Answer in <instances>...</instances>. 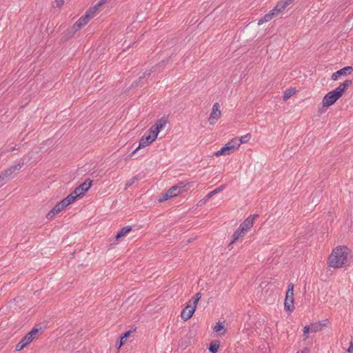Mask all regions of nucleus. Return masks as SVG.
Wrapping results in <instances>:
<instances>
[{
	"label": "nucleus",
	"instance_id": "1",
	"mask_svg": "<svg viewBox=\"0 0 353 353\" xmlns=\"http://www.w3.org/2000/svg\"><path fill=\"white\" fill-rule=\"evenodd\" d=\"M350 250L345 246L337 247L333 250L328 259L330 267L339 268L347 265V256Z\"/></svg>",
	"mask_w": 353,
	"mask_h": 353
},
{
	"label": "nucleus",
	"instance_id": "2",
	"mask_svg": "<svg viewBox=\"0 0 353 353\" xmlns=\"http://www.w3.org/2000/svg\"><path fill=\"white\" fill-rule=\"evenodd\" d=\"M95 13L90 8L67 31L68 37L73 36L82 27L85 26L88 21L94 17Z\"/></svg>",
	"mask_w": 353,
	"mask_h": 353
},
{
	"label": "nucleus",
	"instance_id": "3",
	"mask_svg": "<svg viewBox=\"0 0 353 353\" xmlns=\"http://www.w3.org/2000/svg\"><path fill=\"white\" fill-rule=\"evenodd\" d=\"M183 188L184 185L181 184L172 186L166 192L163 193L159 196L158 201L159 203H162L171 198L177 196L183 192Z\"/></svg>",
	"mask_w": 353,
	"mask_h": 353
},
{
	"label": "nucleus",
	"instance_id": "4",
	"mask_svg": "<svg viewBox=\"0 0 353 353\" xmlns=\"http://www.w3.org/2000/svg\"><path fill=\"white\" fill-rule=\"evenodd\" d=\"M240 143H239L236 139H233L229 143H226L223 148L214 153L216 157L222 155H230L234 152L239 148Z\"/></svg>",
	"mask_w": 353,
	"mask_h": 353
},
{
	"label": "nucleus",
	"instance_id": "5",
	"mask_svg": "<svg viewBox=\"0 0 353 353\" xmlns=\"http://www.w3.org/2000/svg\"><path fill=\"white\" fill-rule=\"evenodd\" d=\"M72 196H66L65 199L58 203L46 215V218L48 219H52L57 214L59 213L68 205L72 203Z\"/></svg>",
	"mask_w": 353,
	"mask_h": 353
},
{
	"label": "nucleus",
	"instance_id": "6",
	"mask_svg": "<svg viewBox=\"0 0 353 353\" xmlns=\"http://www.w3.org/2000/svg\"><path fill=\"white\" fill-rule=\"evenodd\" d=\"M92 181L90 179L85 180L83 183L77 187L74 190L71 192L68 196H72V201L74 202L77 199L82 196L91 187Z\"/></svg>",
	"mask_w": 353,
	"mask_h": 353
},
{
	"label": "nucleus",
	"instance_id": "7",
	"mask_svg": "<svg viewBox=\"0 0 353 353\" xmlns=\"http://www.w3.org/2000/svg\"><path fill=\"white\" fill-rule=\"evenodd\" d=\"M39 330L33 328L16 345L15 350L21 351L26 345L30 344L34 339V336L38 334Z\"/></svg>",
	"mask_w": 353,
	"mask_h": 353
},
{
	"label": "nucleus",
	"instance_id": "8",
	"mask_svg": "<svg viewBox=\"0 0 353 353\" xmlns=\"http://www.w3.org/2000/svg\"><path fill=\"white\" fill-rule=\"evenodd\" d=\"M194 305H187L181 312V316L184 321L190 319L196 309V305L199 302V292L196 293L194 296Z\"/></svg>",
	"mask_w": 353,
	"mask_h": 353
},
{
	"label": "nucleus",
	"instance_id": "9",
	"mask_svg": "<svg viewBox=\"0 0 353 353\" xmlns=\"http://www.w3.org/2000/svg\"><path fill=\"white\" fill-rule=\"evenodd\" d=\"M341 97L335 90L327 93L323 99L322 103L324 107L333 105Z\"/></svg>",
	"mask_w": 353,
	"mask_h": 353
},
{
	"label": "nucleus",
	"instance_id": "10",
	"mask_svg": "<svg viewBox=\"0 0 353 353\" xmlns=\"http://www.w3.org/2000/svg\"><path fill=\"white\" fill-rule=\"evenodd\" d=\"M154 141L155 139L152 138L150 134H145L140 139L139 146L132 152L131 154H130V157H132L140 148H143L150 145Z\"/></svg>",
	"mask_w": 353,
	"mask_h": 353
},
{
	"label": "nucleus",
	"instance_id": "11",
	"mask_svg": "<svg viewBox=\"0 0 353 353\" xmlns=\"http://www.w3.org/2000/svg\"><path fill=\"white\" fill-rule=\"evenodd\" d=\"M23 165V163H19L4 170L3 171L1 172V173L8 181V179H10L14 176L16 171H19L21 169Z\"/></svg>",
	"mask_w": 353,
	"mask_h": 353
},
{
	"label": "nucleus",
	"instance_id": "12",
	"mask_svg": "<svg viewBox=\"0 0 353 353\" xmlns=\"http://www.w3.org/2000/svg\"><path fill=\"white\" fill-rule=\"evenodd\" d=\"M220 105L218 103L213 105L212 112L208 118L210 124L214 125L221 117V110H219Z\"/></svg>",
	"mask_w": 353,
	"mask_h": 353
},
{
	"label": "nucleus",
	"instance_id": "13",
	"mask_svg": "<svg viewBox=\"0 0 353 353\" xmlns=\"http://www.w3.org/2000/svg\"><path fill=\"white\" fill-rule=\"evenodd\" d=\"M352 71L353 67L346 66L334 72L331 78L333 81H337L341 76L350 74Z\"/></svg>",
	"mask_w": 353,
	"mask_h": 353
},
{
	"label": "nucleus",
	"instance_id": "14",
	"mask_svg": "<svg viewBox=\"0 0 353 353\" xmlns=\"http://www.w3.org/2000/svg\"><path fill=\"white\" fill-rule=\"evenodd\" d=\"M258 216V214L249 216L246 219L243 221L242 223H241L239 228L246 232L250 228L252 227L254 221Z\"/></svg>",
	"mask_w": 353,
	"mask_h": 353
},
{
	"label": "nucleus",
	"instance_id": "15",
	"mask_svg": "<svg viewBox=\"0 0 353 353\" xmlns=\"http://www.w3.org/2000/svg\"><path fill=\"white\" fill-rule=\"evenodd\" d=\"M352 83V81L350 79L345 80L343 83H341L339 87L335 88L334 90L339 94L340 97H342L345 91L350 87Z\"/></svg>",
	"mask_w": 353,
	"mask_h": 353
},
{
	"label": "nucleus",
	"instance_id": "16",
	"mask_svg": "<svg viewBox=\"0 0 353 353\" xmlns=\"http://www.w3.org/2000/svg\"><path fill=\"white\" fill-rule=\"evenodd\" d=\"M284 308L288 312H292L294 309V296L285 295Z\"/></svg>",
	"mask_w": 353,
	"mask_h": 353
},
{
	"label": "nucleus",
	"instance_id": "17",
	"mask_svg": "<svg viewBox=\"0 0 353 353\" xmlns=\"http://www.w3.org/2000/svg\"><path fill=\"white\" fill-rule=\"evenodd\" d=\"M245 232L239 227L233 233L232 236V240L228 245V247L230 248L234 243L237 241L241 237H243L245 235Z\"/></svg>",
	"mask_w": 353,
	"mask_h": 353
},
{
	"label": "nucleus",
	"instance_id": "18",
	"mask_svg": "<svg viewBox=\"0 0 353 353\" xmlns=\"http://www.w3.org/2000/svg\"><path fill=\"white\" fill-rule=\"evenodd\" d=\"M326 321H323V323L319 322L315 323H311L309 326L310 327L311 332H317L322 330L323 327L326 325Z\"/></svg>",
	"mask_w": 353,
	"mask_h": 353
},
{
	"label": "nucleus",
	"instance_id": "19",
	"mask_svg": "<svg viewBox=\"0 0 353 353\" xmlns=\"http://www.w3.org/2000/svg\"><path fill=\"white\" fill-rule=\"evenodd\" d=\"M168 123V120L165 117H161L158 119L156 123L153 125L155 127V129H157L159 132L165 128Z\"/></svg>",
	"mask_w": 353,
	"mask_h": 353
},
{
	"label": "nucleus",
	"instance_id": "20",
	"mask_svg": "<svg viewBox=\"0 0 353 353\" xmlns=\"http://www.w3.org/2000/svg\"><path fill=\"white\" fill-rule=\"evenodd\" d=\"M219 346H220L219 341L214 340V341H211L210 346L208 347L209 352L210 353H216Z\"/></svg>",
	"mask_w": 353,
	"mask_h": 353
},
{
	"label": "nucleus",
	"instance_id": "21",
	"mask_svg": "<svg viewBox=\"0 0 353 353\" xmlns=\"http://www.w3.org/2000/svg\"><path fill=\"white\" fill-rule=\"evenodd\" d=\"M274 16V12L270 10L268 14H265L263 18L259 20L258 24L261 25L265 22H268L270 21Z\"/></svg>",
	"mask_w": 353,
	"mask_h": 353
},
{
	"label": "nucleus",
	"instance_id": "22",
	"mask_svg": "<svg viewBox=\"0 0 353 353\" xmlns=\"http://www.w3.org/2000/svg\"><path fill=\"white\" fill-rule=\"evenodd\" d=\"M132 230L131 226H125L116 235V239H119L124 236H125L128 233H129Z\"/></svg>",
	"mask_w": 353,
	"mask_h": 353
},
{
	"label": "nucleus",
	"instance_id": "23",
	"mask_svg": "<svg viewBox=\"0 0 353 353\" xmlns=\"http://www.w3.org/2000/svg\"><path fill=\"white\" fill-rule=\"evenodd\" d=\"M214 330L221 336L224 335L226 332V330L225 329V326L223 323H218L214 327Z\"/></svg>",
	"mask_w": 353,
	"mask_h": 353
},
{
	"label": "nucleus",
	"instance_id": "24",
	"mask_svg": "<svg viewBox=\"0 0 353 353\" xmlns=\"http://www.w3.org/2000/svg\"><path fill=\"white\" fill-rule=\"evenodd\" d=\"M285 9V4L283 3L281 1H279L277 3L276 6L271 11L274 12V15H276V14H278L279 13L281 12Z\"/></svg>",
	"mask_w": 353,
	"mask_h": 353
},
{
	"label": "nucleus",
	"instance_id": "25",
	"mask_svg": "<svg viewBox=\"0 0 353 353\" xmlns=\"http://www.w3.org/2000/svg\"><path fill=\"white\" fill-rule=\"evenodd\" d=\"M130 331L126 332L123 336H121L119 343H117L116 344L118 350H119L121 347V346L125 343L127 338L130 336Z\"/></svg>",
	"mask_w": 353,
	"mask_h": 353
},
{
	"label": "nucleus",
	"instance_id": "26",
	"mask_svg": "<svg viewBox=\"0 0 353 353\" xmlns=\"http://www.w3.org/2000/svg\"><path fill=\"white\" fill-rule=\"evenodd\" d=\"M159 133V131L157 129H155L154 125H152L148 131V134H150L152 138H154L155 140L157 138Z\"/></svg>",
	"mask_w": 353,
	"mask_h": 353
},
{
	"label": "nucleus",
	"instance_id": "27",
	"mask_svg": "<svg viewBox=\"0 0 353 353\" xmlns=\"http://www.w3.org/2000/svg\"><path fill=\"white\" fill-rule=\"evenodd\" d=\"M107 1L108 0H100L94 6L90 8V9L92 10L94 13H96L99 8L105 3H106Z\"/></svg>",
	"mask_w": 353,
	"mask_h": 353
},
{
	"label": "nucleus",
	"instance_id": "28",
	"mask_svg": "<svg viewBox=\"0 0 353 353\" xmlns=\"http://www.w3.org/2000/svg\"><path fill=\"white\" fill-rule=\"evenodd\" d=\"M107 1L108 0H100L94 6L90 8V9L92 10L94 13H96L99 8L105 3H106Z\"/></svg>",
	"mask_w": 353,
	"mask_h": 353
},
{
	"label": "nucleus",
	"instance_id": "29",
	"mask_svg": "<svg viewBox=\"0 0 353 353\" xmlns=\"http://www.w3.org/2000/svg\"><path fill=\"white\" fill-rule=\"evenodd\" d=\"M294 94V91L293 90L288 89L285 91L283 95V99L287 100L290 98Z\"/></svg>",
	"mask_w": 353,
	"mask_h": 353
},
{
	"label": "nucleus",
	"instance_id": "30",
	"mask_svg": "<svg viewBox=\"0 0 353 353\" xmlns=\"http://www.w3.org/2000/svg\"><path fill=\"white\" fill-rule=\"evenodd\" d=\"M250 137H251V135L250 134H247L244 136H242L240 138L239 141L238 140V142H239V143H240V145L241 143H247L250 139Z\"/></svg>",
	"mask_w": 353,
	"mask_h": 353
},
{
	"label": "nucleus",
	"instance_id": "31",
	"mask_svg": "<svg viewBox=\"0 0 353 353\" xmlns=\"http://www.w3.org/2000/svg\"><path fill=\"white\" fill-rule=\"evenodd\" d=\"M286 295H290L294 296V284L290 283L288 286V290L286 292Z\"/></svg>",
	"mask_w": 353,
	"mask_h": 353
},
{
	"label": "nucleus",
	"instance_id": "32",
	"mask_svg": "<svg viewBox=\"0 0 353 353\" xmlns=\"http://www.w3.org/2000/svg\"><path fill=\"white\" fill-rule=\"evenodd\" d=\"M138 176H134L132 179H130L128 181L125 183V188H128V187L131 186L135 181L138 180Z\"/></svg>",
	"mask_w": 353,
	"mask_h": 353
},
{
	"label": "nucleus",
	"instance_id": "33",
	"mask_svg": "<svg viewBox=\"0 0 353 353\" xmlns=\"http://www.w3.org/2000/svg\"><path fill=\"white\" fill-rule=\"evenodd\" d=\"M17 145H15L14 147H9L8 149H6V150H3L2 151L1 153H0V156L6 153V152H11L15 150H17L18 148H17Z\"/></svg>",
	"mask_w": 353,
	"mask_h": 353
},
{
	"label": "nucleus",
	"instance_id": "34",
	"mask_svg": "<svg viewBox=\"0 0 353 353\" xmlns=\"http://www.w3.org/2000/svg\"><path fill=\"white\" fill-rule=\"evenodd\" d=\"M213 196L214 194L212 193V192H209L203 199L200 200V204L205 203V202Z\"/></svg>",
	"mask_w": 353,
	"mask_h": 353
},
{
	"label": "nucleus",
	"instance_id": "35",
	"mask_svg": "<svg viewBox=\"0 0 353 353\" xmlns=\"http://www.w3.org/2000/svg\"><path fill=\"white\" fill-rule=\"evenodd\" d=\"M154 72V70L151 69L150 70H147L145 72H144L142 74V76H141L139 77L140 79H143V78H146V77H148L150 76V74Z\"/></svg>",
	"mask_w": 353,
	"mask_h": 353
},
{
	"label": "nucleus",
	"instance_id": "36",
	"mask_svg": "<svg viewBox=\"0 0 353 353\" xmlns=\"http://www.w3.org/2000/svg\"><path fill=\"white\" fill-rule=\"evenodd\" d=\"M7 180L4 178V176L0 172V188L2 187L6 183Z\"/></svg>",
	"mask_w": 353,
	"mask_h": 353
},
{
	"label": "nucleus",
	"instance_id": "37",
	"mask_svg": "<svg viewBox=\"0 0 353 353\" xmlns=\"http://www.w3.org/2000/svg\"><path fill=\"white\" fill-rule=\"evenodd\" d=\"M310 332V327L309 325H307V326H305L304 327V329H303V333H304V335L305 336V339H307L308 336H307V334Z\"/></svg>",
	"mask_w": 353,
	"mask_h": 353
},
{
	"label": "nucleus",
	"instance_id": "38",
	"mask_svg": "<svg viewBox=\"0 0 353 353\" xmlns=\"http://www.w3.org/2000/svg\"><path fill=\"white\" fill-rule=\"evenodd\" d=\"M345 353H353V343L351 341L349 347Z\"/></svg>",
	"mask_w": 353,
	"mask_h": 353
},
{
	"label": "nucleus",
	"instance_id": "39",
	"mask_svg": "<svg viewBox=\"0 0 353 353\" xmlns=\"http://www.w3.org/2000/svg\"><path fill=\"white\" fill-rule=\"evenodd\" d=\"M294 0H283V1H281L283 3L285 4V8H286V7L290 5Z\"/></svg>",
	"mask_w": 353,
	"mask_h": 353
},
{
	"label": "nucleus",
	"instance_id": "40",
	"mask_svg": "<svg viewBox=\"0 0 353 353\" xmlns=\"http://www.w3.org/2000/svg\"><path fill=\"white\" fill-rule=\"evenodd\" d=\"M55 2L57 7H61L64 3V0H55Z\"/></svg>",
	"mask_w": 353,
	"mask_h": 353
},
{
	"label": "nucleus",
	"instance_id": "41",
	"mask_svg": "<svg viewBox=\"0 0 353 353\" xmlns=\"http://www.w3.org/2000/svg\"><path fill=\"white\" fill-rule=\"evenodd\" d=\"M223 188V186H220V187L216 188L215 190H214L213 191H212V193L214 195L215 194L220 192Z\"/></svg>",
	"mask_w": 353,
	"mask_h": 353
},
{
	"label": "nucleus",
	"instance_id": "42",
	"mask_svg": "<svg viewBox=\"0 0 353 353\" xmlns=\"http://www.w3.org/2000/svg\"><path fill=\"white\" fill-rule=\"evenodd\" d=\"M223 188V186H220V187L216 188L215 190H214L213 191H212V193L214 195L215 194L220 192Z\"/></svg>",
	"mask_w": 353,
	"mask_h": 353
},
{
	"label": "nucleus",
	"instance_id": "43",
	"mask_svg": "<svg viewBox=\"0 0 353 353\" xmlns=\"http://www.w3.org/2000/svg\"><path fill=\"white\" fill-rule=\"evenodd\" d=\"M309 350L307 348H304L303 350L298 352L297 353H309Z\"/></svg>",
	"mask_w": 353,
	"mask_h": 353
}]
</instances>
